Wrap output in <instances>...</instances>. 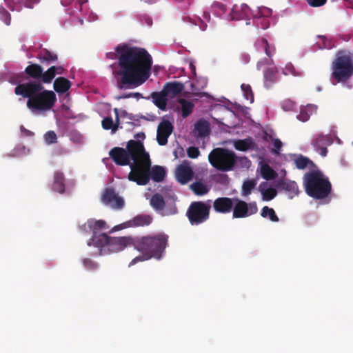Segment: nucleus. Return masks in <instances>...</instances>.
<instances>
[{"label":"nucleus","mask_w":353,"mask_h":353,"mask_svg":"<svg viewBox=\"0 0 353 353\" xmlns=\"http://www.w3.org/2000/svg\"><path fill=\"white\" fill-rule=\"evenodd\" d=\"M173 131V125L168 120H163L158 125L157 140L160 145H165Z\"/></svg>","instance_id":"obj_14"},{"label":"nucleus","mask_w":353,"mask_h":353,"mask_svg":"<svg viewBox=\"0 0 353 353\" xmlns=\"http://www.w3.org/2000/svg\"><path fill=\"white\" fill-rule=\"evenodd\" d=\"M188 156L191 159H196L200 155V151L198 148L191 146L187 149Z\"/></svg>","instance_id":"obj_49"},{"label":"nucleus","mask_w":353,"mask_h":353,"mask_svg":"<svg viewBox=\"0 0 353 353\" xmlns=\"http://www.w3.org/2000/svg\"><path fill=\"white\" fill-rule=\"evenodd\" d=\"M294 104L292 101H285L283 108L284 110H290L294 107Z\"/></svg>","instance_id":"obj_59"},{"label":"nucleus","mask_w":353,"mask_h":353,"mask_svg":"<svg viewBox=\"0 0 353 353\" xmlns=\"http://www.w3.org/2000/svg\"><path fill=\"white\" fill-rule=\"evenodd\" d=\"M109 156L116 165L120 166L129 165L130 167L131 161H130L126 149L114 147L110 150Z\"/></svg>","instance_id":"obj_13"},{"label":"nucleus","mask_w":353,"mask_h":353,"mask_svg":"<svg viewBox=\"0 0 353 353\" xmlns=\"http://www.w3.org/2000/svg\"><path fill=\"white\" fill-rule=\"evenodd\" d=\"M0 19L7 26L10 25L11 16L10 14L3 6H0Z\"/></svg>","instance_id":"obj_46"},{"label":"nucleus","mask_w":353,"mask_h":353,"mask_svg":"<svg viewBox=\"0 0 353 353\" xmlns=\"http://www.w3.org/2000/svg\"><path fill=\"white\" fill-rule=\"evenodd\" d=\"M210 200L207 202L193 201L188 207L186 216L192 225H200L210 218Z\"/></svg>","instance_id":"obj_8"},{"label":"nucleus","mask_w":353,"mask_h":353,"mask_svg":"<svg viewBox=\"0 0 353 353\" xmlns=\"http://www.w3.org/2000/svg\"><path fill=\"white\" fill-rule=\"evenodd\" d=\"M203 17L207 21H210V14L209 12L205 11L203 14Z\"/></svg>","instance_id":"obj_64"},{"label":"nucleus","mask_w":353,"mask_h":353,"mask_svg":"<svg viewBox=\"0 0 353 353\" xmlns=\"http://www.w3.org/2000/svg\"><path fill=\"white\" fill-rule=\"evenodd\" d=\"M293 161L296 165V168L299 170H303L308 165H315L312 161H311L309 158L304 157L301 154H294Z\"/></svg>","instance_id":"obj_30"},{"label":"nucleus","mask_w":353,"mask_h":353,"mask_svg":"<svg viewBox=\"0 0 353 353\" xmlns=\"http://www.w3.org/2000/svg\"><path fill=\"white\" fill-rule=\"evenodd\" d=\"M7 6L12 11H20L22 9L24 0H4Z\"/></svg>","instance_id":"obj_40"},{"label":"nucleus","mask_w":353,"mask_h":353,"mask_svg":"<svg viewBox=\"0 0 353 353\" xmlns=\"http://www.w3.org/2000/svg\"><path fill=\"white\" fill-rule=\"evenodd\" d=\"M170 203H168V201H167V203L169 205H170V212L168 213H166L165 214H174L177 212V208L175 205V198L174 196H170Z\"/></svg>","instance_id":"obj_51"},{"label":"nucleus","mask_w":353,"mask_h":353,"mask_svg":"<svg viewBox=\"0 0 353 353\" xmlns=\"http://www.w3.org/2000/svg\"><path fill=\"white\" fill-rule=\"evenodd\" d=\"M190 189L197 196H203L208 193L210 188L201 181H196L190 185Z\"/></svg>","instance_id":"obj_32"},{"label":"nucleus","mask_w":353,"mask_h":353,"mask_svg":"<svg viewBox=\"0 0 353 353\" xmlns=\"http://www.w3.org/2000/svg\"><path fill=\"white\" fill-rule=\"evenodd\" d=\"M25 72L35 80H41L43 68L37 63H31L25 69Z\"/></svg>","instance_id":"obj_25"},{"label":"nucleus","mask_w":353,"mask_h":353,"mask_svg":"<svg viewBox=\"0 0 353 353\" xmlns=\"http://www.w3.org/2000/svg\"><path fill=\"white\" fill-rule=\"evenodd\" d=\"M233 204V198L218 197L213 202V209L216 213L228 214L232 210Z\"/></svg>","instance_id":"obj_15"},{"label":"nucleus","mask_w":353,"mask_h":353,"mask_svg":"<svg viewBox=\"0 0 353 353\" xmlns=\"http://www.w3.org/2000/svg\"><path fill=\"white\" fill-rule=\"evenodd\" d=\"M261 42H262L263 46H264L265 52L266 55L268 57L271 58L275 52L274 46L270 45L268 40L265 38H263L261 39Z\"/></svg>","instance_id":"obj_44"},{"label":"nucleus","mask_w":353,"mask_h":353,"mask_svg":"<svg viewBox=\"0 0 353 353\" xmlns=\"http://www.w3.org/2000/svg\"><path fill=\"white\" fill-rule=\"evenodd\" d=\"M84 227H88L92 232L93 234H99V231L108 228L105 221L94 219H89L84 225Z\"/></svg>","instance_id":"obj_23"},{"label":"nucleus","mask_w":353,"mask_h":353,"mask_svg":"<svg viewBox=\"0 0 353 353\" xmlns=\"http://www.w3.org/2000/svg\"><path fill=\"white\" fill-rule=\"evenodd\" d=\"M212 7L215 11L219 10L221 12H224L225 11V6L220 2H214Z\"/></svg>","instance_id":"obj_55"},{"label":"nucleus","mask_w":353,"mask_h":353,"mask_svg":"<svg viewBox=\"0 0 353 353\" xmlns=\"http://www.w3.org/2000/svg\"><path fill=\"white\" fill-rule=\"evenodd\" d=\"M44 140L48 145L56 143L57 142V134L52 130L48 131L44 134Z\"/></svg>","instance_id":"obj_45"},{"label":"nucleus","mask_w":353,"mask_h":353,"mask_svg":"<svg viewBox=\"0 0 353 353\" xmlns=\"http://www.w3.org/2000/svg\"><path fill=\"white\" fill-rule=\"evenodd\" d=\"M179 103L181 105L182 117L186 118L192 112L194 105L192 102L185 99H179Z\"/></svg>","instance_id":"obj_34"},{"label":"nucleus","mask_w":353,"mask_h":353,"mask_svg":"<svg viewBox=\"0 0 353 353\" xmlns=\"http://www.w3.org/2000/svg\"><path fill=\"white\" fill-rule=\"evenodd\" d=\"M14 94L27 98V107L33 112L50 110L57 101L55 93L45 90L42 83L36 81L17 85Z\"/></svg>","instance_id":"obj_3"},{"label":"nucleus","mask_w":353,"mask_h":353,"mask_svg":"<svg viewBox=\"0 0 353 353\" xmlns=\"http://www.w3.org/2000/svg\"><path fill=\"white\" fill-rule=\"evenodd\" d=\"M353 76V59L350 52H340L331 65L330 80L332 85L347 83Z\"/></svg>","instance_id":"obj_6"},{"label":"nucleus","mask_w":353,"mask_h":353,"mask_svg":"<svg viewBox=\"0 0 353 353\" xmlns=\"http://www.w3.org/2000/svg\"><path fill=\"white\" fill-rule=\"evenodd\" d=\"M261 172L262 177L266 180L274 179L276 176V172L268 164L262 165Z\"/></svg>","instance_id":"obj_38"},{"label":"nucleus","mask_w":353,"mask_h":353,"mask_svg":"<svg viewBox=\"0 0 353 353\" xmlns=\"http://www.w3.org/2000/svg\"><path fill=\"white\" fill-rule=\"evenodd\" d=\"M101 124L103 129L112 130L113 133L115 132L118 129V123L114 124L111 117H105L102 120Z\"/></svg>","instance_id":"obj_41"},{"label":"nucleus","mask_w":353,"mask_h":353,"mask_svg":"<svg viewBox=\"0 0 353 353\" xmlns=\"http://www.w3.org/2000/svg\"><path fill=\"white\" fill-rule=\"evenodd\" d=\"M232 212V217L234 219L245 218L256 214L258 207L255 201L247 203L239 199L234 198Z\"/></svg>","instance_id":"obj_10"},{"label":"nucleus","mask_w":353,"mask_h":353,"mask_svg":"<svg viewBox=\"0 0 353 353\" xmlns=\"http://www.w3.org/2000/svg\"><path fill=\"white\" fill-rule=\"evenodd\" d=\"M234 10L236 12H240V19H250V17L255 19V17L258 15L255 14V10H252L248 5L242 4L240 8V10L237 8H234Z\"/></svg>","instance_id":"obj_33"},{"label":"nucleus","mask_w":353,"mask_h":353,"mask_svg":"<svg viewBox=\"0 0 353 353\" xmlns=\"http://www.w3.org/2000/svg\"><path fill=\"white\" fill-rule=\"evenodd\" d=\"M39 3V0H24L23 5L28 8H33Z\"/></svg>","instance_id":"obj_56"},{"label":"nucleus","mask_w":353,"mask_h":353,"mask_svg":"<svg viewBox=\"0 0 353 353\" xmlns=\"http://www.w3.org/2000/svg\"><path fill=\"white\" fill-rule=\"evenodd\" d=\"M261 216L263 218L268 217L269 219L272 222H278L279 221V219L276 214L274 210L268 206H264L261 209Z\"/></svg>","instance_id":"obj_37"},{"label":"nucleus","mask_w":353,"mask_h":353,"mask_svg":"<svg viewBox=\"0 0 353 353\" xmlns=\"http://www.w3.org/2000/svg\"><path fill=\"white\" fill-rule=\"evenodd\" d=\"M126 151L128 153L131 171L128 179L139 185H145L150 181L151 161L149 154L145 151L140 141L130 140L127 143Z\"/></svg>","instance_id":"obj_4"},{"label":"nucleus","mask_w":353,"mask_h":353,"mask_svg":"<svg viewBox=\"0 0 353 353\" xmlns=\"http://www.w3.org/2000/svg\"><path fill=\"white\" fill-rule=\"evenodd\" d=\"M263 77L265 86L269 88L276 81V71L273 68H268L264 71Z\"/></svg>","instance_id":"obj_35"},{"label":"nucleus","mask_w":353,"mask_h":353,"mask_svg":"<svg viewBox=\"0 0 353 353\" xmlns=\"http://www.w3.org/2000/svg\"><path fill=\"white\" fill-rule=\"evenodd\" d=\"M274 149L272 150L273 153L279 154V150L282 147V142L279 139H274L272 141Z\"/></svg>","instance_id":"obj_54"},{"label":"nucleus","mask_w":353,"mask_h":353,"mask_svg":"<svg viewBox=\"0 0 353 353\" xmlns=\"http://www.w3.org/2000/svg\"><path fill=\"white\" fill-rule=\"evenodd\" d=\"M151 206L157 211H162L165 207V201L163 196L159 193H155L152 195L150 201Z\"/></svg>","instance_id":"obj_28"},{"label":"nucleus","mask_w":353,"mask_h":353,"mask_svg":"<svg viewBox=\"0 0 353 353\" xmlns=\"http://www.w3.org/2000/svg\"><path fill=\"white\" fill-rule=\"evenodd\" d=\"M54 89L58 93H64L71 87V82L65 77H58L54 81Z\"/></svg>","instance_id":"obj_26"},{"label":"nucleus","mask_w":353,"mask_h":353,"mask_svg":"<svg viewBox=\"0 0 353 353\" xmlns=\"http://www.w3.org/2000/svg\"><path fill=\"white\" fill-rule=\"evenodd\" d=\"M237 157L235 153L225 148L214 149L208 156L210 164L216 169L226 172L233 169Z\"/></svg>","instance_id":"obj_7"},{"label":"nucleus","mask_w":353,"mask_h":353,"mask_svg":"<svg viewBox=\"0 0 353 353\" xmlns=\"http://www.w3.org/2000/svg\"><path fill=\"white\" fill-rule=\"evenodd\" d=\"M83 263L88 270H94L97 268V264L90 259H84Z\"/></svg>","instance_id":"obj_50"},{"label":"nucleus","mask_w":353,"mask_h":353,"mask_svg":"<svg viewBox=\"0 0 353 353\" xmlns=\"http://www.w3.org/2000/svg\"><path fill=\"white\" fill-rule=\"evenodd\" d=\"M37 58L41 63L50 64L55 62L58 57L56 54L52 53L48 50L43 49L38 54Z\"/></svg>","instance_id":"obj_29"},{"label":"nucleus","mask_w":353,"mask_h":353,"mask_svg":"<svg viewBox=\"0 0 353 353\" xmlns=\"http://www.w3.org/2000/svg\"><path fill=\"white\" fill-rule=\"evenodd\" d=\"M259 190L262 195V199L263 201H271L277 194V191L275 188L268 187L267 182H262L259 186Z\"/></svg>","instance_id":"obj_22"},{"label":"nucleus","mask_w":353,"mask_h":353,"mask_svg":"<svg viewBox=\"0 0 353 353\" xmlns=\"http://www.w3.org/2000/svg\"><path fill=\"white\" fill-rule=\"evenodd\" d=\"M255 14L258 15L257 17H255V19H267L272 15V11L268 8L261 7L258 8L257 10H255Z\"/></svg>","instance_id":"obj_42"},{"label":"nucleus","mask_w":353,"mask_h":353,"mask_svg":"<svg viewBox=\"0 0 353 353\" xmlns=\"http://www.w3.org/2000/svg\"><path fill=\"white\" fill-rule=\"evenodd\" d=\"M165 176V169L160 165H154L152 170H150V179H152L155 182L162 181Z\"/></svg>","instance_id":"obj_31"},{"label":"nucleus","mask_w":353,"mask_h":353,"mask_svg":"<svg viewBox=\"0 0 353 353\" xmlns=\"http://www.w3.org/2000/svg\"><path fill=\"white\" fill-rule=\"evenodd\" d=\"M152 219L150 215L141 214L133 218L129 221L130 226H147L152 223Z\"/></svg>","instance_id":"obj_27"},{"label":"nucleus","mask_w":353,"mask_h":353,"mask_svg":"<svg viewBox=\"0 0 353 353\" xmlns=\"http://www.w3.org/2000/svg\"><path fill=\"white\" fill-rule=\"evenodd\" d=\"M285 75L292 74L293 76H300L301 73L296 71L292 63H288L285 65L283 71Z\"/></svg>","instance_id":"obj_48"},{"label":"nucleus","mask_w":353,"mask_h":353,"mask_svg":"<svg viewBox=\"0 0 353 353\" xmlns=\"http://www.w3.org/2000/svg\"><path fill=\"white\" fill-rule=\"evenodd\" d=\"M125 227H126L125 226V223L117 225L114 226L112 228V232H114V231H118L119 230H122V229L125 228Z\"/></svg>","instance_id":"obj_63"},{"label":"nucleus","mask_w":353,"mask_h":353,"mask_svg":"<svg viewBox=\"0 0 353 353\" xmlns=\"http://www.w3.org/2000/svg\"><path fill=\"white\" fill-rule=\"evenodd\" d=\"M306 109L307 108L301 109L299 114L297 115V119L303 122L307 121L310 118V115L307 112Z\"/></svg>","instance_id":"obj_53"},{"label":"nucleus","mask_w":353,"mask_h":353,"mask_svg":"<svg viewBox=\"0 0 353 353\" xmlns=\"http://www.w3.org/2000/svg\"><path fill=\"white\" fill-rule=\"evenodd\" d=\"M122 238H128V236L112 238L108 236L105 233L95 234H92L88 245L89 246L94 245L100 249L105 246L110 249L111 246L115 245L117 247V249L118 250H122L127 248V245H124L119 241V239Z\"/></svg>","instance_id":"obj_9"},{"label":"nucleus","mask_w":353,"mask_h":353,"mask_svg":"<svg viewBox=\"0 0 353 353\" xmlns=\"http://www.w3.org/2000/svg\"><path fill=\"white\" fill-rule=\"evenodd\" d=\"M184 85L182 83L178 81L168 82L163 86V91L168 97H174L182 92Z\"/></svg>","instance_id":"obj_21"},{"label":"nucleus","mask_w":353,"mask_h":353,"mask_svg":"<svg viewBox=\"0 0 353 353\" xmlns=\"http://www.w3.org/2000/svg\"><path fill=\"white\" fill-rule=\"evenodd\" d=\"M234 148L239 151H247L250 149H254L256 144L251 137L244 139L236 140L234 143Z\"/></svg>","instance_id":"obj_24"},{"label":"nucleus","mask_w":353,"mask_h":353,"mask_svg":"<svg viewBox=\"0 0 353 353\" xmlns=\"http://www.w3.org/2000/svg\"><path fill=\"white\" fill-rule=\"evenodd\" d=\"M194 176L192 168L188 165L180 164L175 170V178L182 185L188 183Z\"/></svg>","instance_id":"obj_16"},{"label":"nucleus","mask_w":353,"mask_h":353,"mask_svg":"<svg viewBox=\"0 0 353 353\" xmlns=\"http://www.w3.org/2000/svg\"><path fill=\"white\" fill-rule=\"evenodd\" d=\"M134 138L137 139L136 141H141L145 138V135L144 132H139L134 135Z\"/></svg>","instance_id":"obj_60"},{"label":"nucleus","mask_w":353,"mask_h":353,"mask_svg":"<svg viewBox=\"0 0 353 353\" xmlns=\"http://www.w3.org/2000/svg\"><path fill=\"white\" fill-rule=\"evenodd\" d=\"M119 241L127 247L133 246L134 249L142 253L141 256H138L132 260L129 264V266H131L151 258L160 259L168 244V236L157 234L141 237L128 236V238L119 239Z\"/></svg>","instance_id":"obj_2"},{"label":"nucleus","mask_w":353,"mask_h":353,"mask_svg":"<svg viewBox=\"0 0 353 353\" xmlns=\"http://www.w3.org/2000/svg\"><path fill=\"white\" fill-rule=\"evenodd\" d=\"M198 21L201 23V25L198 24L196 22H195L194 24L199 25L201 30H203V31L205 30L207 28V24L205 23H204L201 19H199Z\"/></svg>","instance_id":"obj_62"},{"label":"nucleus","mask_w":353,"mask_h":353,"mask_svg":"<svg viewBox=\"0 0 353 353\" xmlns=\"http://www.w3.org/2000/svg\"><path fill=\"white\" fill-rule=\"evenodd\" d=\"M257 181L254 179L245 180L242 185L241 194L244 196L250 195L252 190L256 185Z\"/></svg>","instance_id":"obj_36"},{"label":"nucleus","mask_w":353,"mask_h":353,"mask_svg":"<svg viewBox=\"0 0 353 353\" xmlns=\"http://www.w3.org/2000/svg\"><path fill=\"white\" fill-rule=\"evenodd\" d=\"M54 67V72H55V75L56 74H62L64 73V71H65V69L63 68V67L59 65V66H53Z\"/></svg>","instance_id":"obj_58"},{"label":"nucleus","mask_w":353,"mask_h":353,"mask_svg":"<svg viewBox=\"0 0 353 353\" xmlns=\"http://www.w3.org/2000/svg\"><path fill=\"white\" fill-rule=\"evenodd\" d=\"M136 96V97H140L141 94L140 93H130V94H124L123 96H121V97H117V99H126V98H129V97H131L132 96Z\"/></svg>","instance_id":"obj_61"},{"label":"nucleus","mask_w":353,"mask_h":353,"mask_svg":"<svg viewBox=\"0 0 353 353\" xmlns=\"http://www.w3.org/2000/svg\"><path fill=\"white\" fill-rule=\"evenodd\" d=\"M193 132L197 137L203 138L210 133L209 123L203 119H199L194 124Z\"/></svg>","instance_id":"obj_18"},{"label":"nucleus","mask_w":353,"mask_h":353,"mask_svg":"<svg viewBox=\"0 0 353 353\" xmlns=\"http://www.w3.org/2000/svg\"><path fill=\"white\" fill-rule=\"evenodd\" d=\"M259 21H260L261 23V28L262 29H267L270 26V21L268 19L263 18V19H258Z\"/></svg>","instance_id":"obj_57"},{"label":"nucleus","mask_w":353,"mask_h":353,"mask_svg":"<svg viewBox=\"0 0 353 353\" xmlns=\"http://www.w3.org/2000/svg\"><path fill=\"white\" fill-rule=\"evenodd\" d=\"M150 97L152 98L154 105L160 110L163 111L166 110L168 96L163 90L160 92H153L151 93Z\"/></svg>","instance_id":"obj_19"},{"label":"nucleus","mask_w":353,"mask_h":353,"mask_svg":"<svg viewBox=\"0 0 353 353\" xmlns=\"http://www.w3.org/2000/svg\"><path fill=\"white\" fill-rule=\"evenodd\" d=\"M114 55V74L119 89L136 88L149 79L152 58L145 49L123 43L116 47Z\"/></svg>","instance_id":"obj_1"},{"label":"nucleus","mask_w":353,"mask_h":353,"mask_svg":"<svg viewBox=\"0 0 353 353\" xmlns=\"http://www.w3.org/2000/svg\"><path fill=\"white\" fill-rule=\"evenodd\" d=\"M52 190L59 194L65 192V176L62 172L58 170L54 172Z\"/></svg>","instance_id":"obj_20"},{"label":"nucleus","mask_w":353,"mask_h":353,"mask_svg":"<svg viewBox=\"0 0 353 353\" xmlns=\"http://www.w3.org/2000/svg\"><path fill=\"white\" fill-rule=\"evenodd\" d=\"M279 186L288 192L290 199H293L299 194V186L294 181L282 179L279 181Z\"/></svg>","instance_id":"obj_17"},{"label":"nucleus","mask_w":353,"mask_h":353,"mask_svg":"<svg viewBox=\"0 0 353 353\" xmlns=\"http://www.w3.org/2000/svg\"><path fill=\"white\" fill-rule=\"evenodd\" d=\"M101 201L104 205L110 206L114 209L120 210L124 205L123 199L119 196L112 188L105 189L101 196Z\"/></svg>","instance_id":"obj_12"},{"label":"nucleus","mask_w":353,"mask_h":353,"mask_svg":"<svg viewBox=\"0 0 353 353\" xmlns=\"http://www.w3.org/2000/svg\"><path fill=\"white\" fill-rule=\"evenodd\" d=\"M318 38L319 41H316V45L319 46L320 49L332 48L331 42L325 37L319 36Z\"/></svg>","instance_id":"obj_47"},{"label":"nucleus","mask_w":353,"mask_h":353,"mask_svg":"<svg viewBox=\"0 0 353 353\" xmlns=\"http://www.w3.org/2000/svg\"><path fill=\"white\" fill-rule=\"evenodd\" d=\"M54 67L49 68L45 72H42L41 78L39 82L44 83H50L55 77Z\"/></svg>","instance_id":"obj_39"},{"label":"nucleus","mask_w":353,"mask_h":353,"mask_svg":"<svg viewBox=\"0 0 353 353\" xmlns=\"http://www.w3.org/2000/svg\"><path fill=\"white\" fill-rule=\"evenodd\" d=\"M332 143L333 139L330 134H316L312 138L311 144L317 152L325 157L327 153V147Z\"/></svg>","instance_id":"obj_11"},{"label":"nucleus","mask_w":353,"mask_h":353,"mask_svg":"<svg viewBox=\"0 0 353 353\" xmlns=\"http://www.w3.org/2000/svg\"><path fill=\"white\" fill-rule=\"evenodd\" d=\"M241 89L243 92L244 97L247 100H250L251 102L254 101V94L251 86L249 84H242Z\"/></svg>","instance_id":"obj_43"},{"label":"nucleus","mask_w":353,"mask_h":353,"mask_svg":"<svg viewBox=\"0 0 353 353\" xmlns=\"http://www.w3.org/2000/svg\"><path fill=\"white\" fill-rule=\"evenodd\" d=\"M303 186L306 194L316 199L327 198L332 191L329 179L319 170L304 174Z\"/></svg>","instance_id":"obj_5"},{"label":"nucleus","mask_w":353,"mask_h":353,"mask_svg":"<svg viewBox=\"0 0 353 353\" xmlns=\"http://www.w3.org/2000/svg\"><path fill=\"white\" fill-rule=\"evenodd\" d=\"M307 4L314 8L321 7L324 6L327 0H305Z\"/></svg>","instance_id":"obj_52"}]
</instances>
